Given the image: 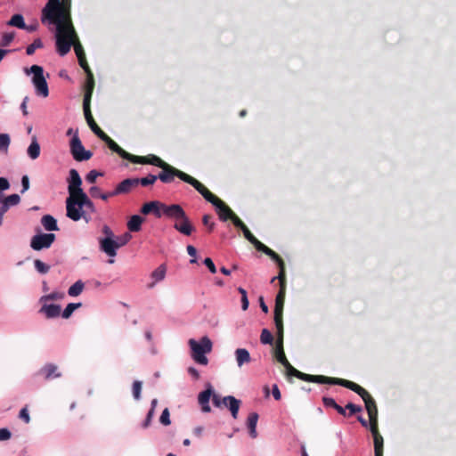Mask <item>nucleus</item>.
I'll return each mask as SVG.
<instances>
[{
  "label": "nucleus",
  "instance_id": "26",
  "mask_svg": "<svg viewBox=\"0 0 456 456\" xmlns=\"http://www.w3.org/2000/svg\"><path fill=\"white\" fill-rule=\"evenodd\" d=\"M137 187L136 182L134 178H127L123 180L121 183H119L115 190L113 191L112 194H125L131 191L132 189Z\"/></svg>",
  "mask_w": 456,
  "mask_h": 456
},
{
  "label": "nucleus",
  "instance_id": "10",
  "mask_svg": "<svg viewBox=\"0 0 456 456\" xmlns=\"http://www.w3.org/2000/svg\"><path fill=\"white\" fill-rule=\"evenodd\" d=\"M24 71L27 75L33 74L32 83L36 88V94L47 97L49 95V89L44 76V69L39 65H32L29 69L26 68Z\"/></svg>",
  "mask_w": 456,
  "mask_h": 456
},
{
  "label": "nucleus",
  "instance_id": "12",
  "mask_svg": "<svg viewBox=\"0 0 456 456\" xmlns=\"http://www.w3.org/2000/svg\"><path fill=\"white\" fill-rule=\"evenodd\" d=\"M69 147L70 152L77 161L88 160L93 156V153L90 151L85 150V147L83 146L77 133H76L70 140Z\"/></svg>",
  "mask_w": 456,
  "mask_h": 456
},
{
  "label": "nucleus",
  "instance_id": "52",
  "mask_svg": "<svg viewBox=\"0 0 456 456\" xmlns=\"http://www.w3.org/2000/svg\"><path fill=\"white\" fill-rule=\"evenodd\" d=\"M103 174L101 172H98L96 170H91L86 177V180L90 183H94L96 182L97 177L102 176Z\"/></svg>",
  "mask_w": 456,
  "mask_h": 456
},
{
  "label": "nucleus",
  "instance_id": "51",
  "mask_svg": "<svg viewBox=\"0 0 456 456\" xmlns=\"http://www.w3.org/2000/svg\"><path fill=\"white\" fill-rule=\"evenodd\" d=\"M369 419H370V432L371 433L379 432V428H378V414H376V415L370 414L369 415Z\"/></svg>",
  "mask_w": 456,
  "mask_h": 456
},
{
  "label": "nucleus",
  "instance_id": "62",
  "mask_svg": "<svg viewBox=\"0 0 456 456\" xmlns=\"http://www.w3.org/2000/svg\"><path fill=\"white\" fill-rule=\"evenodd\" d=\"M21 185H22L21 193H24L26 191H28L29 189V178L28 175L22 176Z\"/></svg>",
  "mask_w": 456,
  "mask_h": 456
},
{
  "label": "nucleus",
  "instance_id": "47",
  "mask_svg": "<svg viewBox=\"0 0 456 456\" xmlns=\"http://www.w3.org/2000/svg\"><path fill=\"white\" fill-rule=\"evenodd\" d=\"M81 198H82V203L86 204V206H85L86 209L85 210H86V211L89 210L91 213H94L96 211L94 204L89 199L87 194L85 192L84 193V197H81Z\"/></svg>",
  "mask_w": 456,
  "mask_h": 456
},
{
  "label": "nucleus",
  "instance_id": "2",
  "mask_svg": "<svg viewBox=\"0 0 456 456\" xmlns=\"http://www.w3.org/2000/svg\"><path fill=\"white\" fill-rule=\"evenodd\" d=\"M56 37V47L57 51L60 53V55L64 56L66 55L69 51L71 46H74L75 53L77 54V60L81 58L86 57L85 51L83 49L82 45L79 42L78 37L77 35V32L75 31V35L70 34H65L62 33L61 36L59 35L58 30H56L55 34Z\"/></svg>",
  "mask_w": 456,
  "mask_h": 456
},
{
  "label": "nucleus",
  "instance_id": "53",
  "mask_svg": "<svg viewBox=\"0 0 456 456\" xmlns=\"http://www.w3.org/2000/svg\"><path fill=\"white\" fill-rule=\"evenodd\" d=\"M132 236L130 233L126 232L123 236L117 238L115 241H118V248L125 246L130 240Z\"/></svg>",
  "mask_w": 456,
  "mask_h": 456
},
{
  "label": "nucleus",
  "instance_id": "43",
  "mask_svg": "<svg viewBox=\"0 0 456 456\" xmlns=\"http://www.w3.org/2000/svg\"><path fill=\"white\" fill-rule=\"evenodd\" d=\"M11 138L8 134H0V151L7 152Z\"/></svg>",
  "mask_w": 456,
  "mask_h": 456
},
{
  "label": "nucleus",
  "instance_id": "9",
  "mask_svg": "<svg viewBox=\"0 0 456 456\" xmlns=\"http://www.w3.org/2000/svg\"><path fill=\"white\" fill-rule=\"evenodd\" d=\"M280 289L275 297L274 323L277 333L283 332V307L286 296V279L279 280Z\"/></svg>",
  "mask_w": 456,
  "mask_h": 456
},
{
  "label": "nucleus",
  "instance_id": "4",
  "mask_svg": "<svg viewBox=\"0 0 456 456\" xmlns=\"http://www.w3.org/2000/svg\"><path fill=\"white\" fill-rule=\"evenodd\" d=\"M162 183H170L174 181L175 177H178L182 181L191 184L198 191L201 186V183L191 176L190 175L175 168V167L166 163L161 167V172L157 175Z\"/></svg>",
  "mask_w": 456,
  "mask_h": 456
},
{
  "label": "nucleus",
  "instance_id": "8",
  "mask_svg": "<svg viewBox=\"0 0 456 456\" xmlns=\"http://www.w3.org/2000/svg\"><path fill=\"white\" fill-rule=\"evenodd\" d=\"M289 375L288 377H296L306 382H314L318 384H329L343 386L345 379L340 378L326 377L322 375H311L299 371L296 368L289 369Z\"/></svg>",
  "mask_w": 456,
  "mask_h": 456
},
{
  "label": "nucleus",
  "instance_id": "34",
  "mask_svg": "<svg viewBox=\"0 0 456 456\" xmlns=\"http://www.w3.org/2000/svg\"><path fill=\"white\" fill-rule=\"evenodd\" d=\"M28 155L32 159H37L39 157V155H40V145L37 142L36 137H34L32 139V142H31L30 145L28 148Z\"/></svg>",
  "mask_w": 456,
  "mask_h": 456
},
{
  "label": "nucleus",
  "instance_id": "58",
  "mask_svg": "<svg viewBox=\"0 0 456 456\" xmlns=\"http://www.w3.org/2000/svg\"><path fill=\"white\" fill-rule=\"evenodd\" d=\"M20 419H21L25 423H29L30 417L28 411L27 407H24L20 410L19 414Z\"/></svg>",
  "mask_w": 456,
  "mask_h": 456
},
{
  "label": "nucleus",
  "instance_id": "54",
  "mask_svg": "<svg viewBox=\"0 0 456 456\" xmlns=\"http://www.w3.org/2000/svg\"><path fill=\"white\" fill-rule=\"evenodd\" d=\"M346 409L349 410V416L362 411V407L355 405L353 403H348L346 405Z\"/></svg>",
  "mask_w": 456,
  "mask_h": 456
},
{
  "label": "nucleus",
  "instance_id": "57",
  "mask_svg": "<svg viewBox=\"0 0 456 456\" xmlns=\"http://www.w3.org/2000/svg\"><path fill=\"white\" fill-rule=\"evenodd\" d=\"M78 63H79L80 67L85 70L86 75L93 73L87 61H86V57H84V58L80 57V59L78 60Z\"/></svg>",
  "mask_w": 456,
  "mask_h": 456
},
{
  "label": "nucleus",
  "instance_id": "3",
  "mask_svg": "<svg viewBox=\"0 0 456 456\" xmlns=\"http://www.w3.org/2000/svg\"><path fill=\"white\" fill-rule=\"evenodd\" d=\"M167 217L175 220L174 228L183 235L190 236L194 231L183 208L178 204H171L167 211Z\"/></svg>",
  "mask_w": 456,
  "mask_h": 456
},
{
  "label": "nucleus",
  "instance_id": "18",
  "mask_svg": "<svg viewBox=\"0 0 456 456\" xmlns=\"http://www.w3.org/2000/svg\"><path fill=\"white\" fill-rule=\"evenodd\" d=\"M135 164H150L161 168L167 162L161 159L159 157L150 154L148 156H136L133 155L131 161Z\"/></svg>",
  "mask_w": 456,
  "mask_h": 456
},
{
  "label": "nucleus",
  "instance_id": "60",
  "mask_svg": "<svg viewBox=\"0 0 456 456\" xmlns=\"http://www.w3.org/2000/svg\"><path fill=\"white\" fill-rule=\"evenodd\" d=\"M12 433L7 428H0V441H6L10 439Z\"/></svg>",
  "mask_w": 456,
  "mask_h": 456
},
{
  "label": "nucleus",
  "instance_id": "50",
  "mask_svg": "<svg viewBox=\"0 0 456 456\" xmlns=\"http://www.w3.org/2000/svg\"><path fill=\"white\" fill-rule=\"evenodd\" d=\"M142 385V382L138 380H135L133 383V395L135 400H139L141 398Z\"/></svg>",
  "mask_w": 456,
  "mask_h": 456
},
{
  "label": "nucleus",
  "instance_id": "36",
  "mask_svg": "<svg viewBox=\"0 0 456 456\" xmlns=\"http://www.w3.org/2000/svg\"><path fill=\"white\" fill-rule=\"evenodd\" d=\"M243 232V234L245 236V238L251 243L254 245V247L256 248V249L257 250L263 243L261 241H259L252 233L251 232L248 230V228L246 226L244 229L241 230Z\"/></svg>",
  "mask_w": 456,
  "mask_h": 456
},
{
  "label": "nucleus",
  "instance_id": "16",
  "mask_svg": "<svg viewBox=\"0 0 456 456\" xmlns=\"http://www.w3.org/2000/svg\"><path fill=\"white\" fill-rule=\"evenodd\" d=\"M82 179L76 169L69 170L68 191L69 196L85 193L81 188Z\"/></svg>",
  "mask_w": 456,
  "mask_h": 456
},
{
  "label": "nucleus",
  "instance_id": "30",
  "mask_svg": "<svg viewBox=\"0 0 456 456\" xmlns=\"http://www.w3.org/2000/svg\"><path fill=\"white\" fill-rule=\"evenodd\" d=\"M41 224L46 231H59L56 219L51 215H45L41 218Z\"/></svg>",
  "mask_w": 456,
  "mask_h": 456
},
{
  "label": "nucleus",
  "instance_id": "38",
  "mask_svg": "<svg viewBox=\"0 0 456 456\" xmlns=\"http://www.w3.org/2000/svg\"><path fill=\"white\" fill-rule=\"evenodd\" d=\"M135 179V182H136V185L138 186L139 184L142 185V186H149V185H152L155 183V182L157 181L158 177L157 175H147L146 177H142V178H134Z\"/></svg>",
  "mask_w": 456,
  "mask_h": 456
},
{
  "label": "nucleus",
  "instance_id": "23",
  "mask_svg": "<svg viewBox=\"0 0 456 456\" xmlns=\"http://www.w3.org/2000/svg\"><path fill=\"white\" fill-rule=\"evenodd\" d=\"M39 375L43 376L45 380H51L61 377L58 366L53 363H47L40 369Z\"/></svg>",
  "mask_w": 456,
  "mask_h": 456
},
{
  "label": "nucleus",
  "instance_id": "19",
  "mask_svg": "<svg viewBox=\"0 0 456 456\" xmlns=\"http://www.w3.org/2000/svg\"><path fill=\"white\" fill-rule=\"evenodd\" d=\"M94 85L95 83L94 74L90 73L86 75V79L84 85L83 108L91 107V100L94 89Z\"/></svg>",
  "mask_w": 456,
  "mask_h": 456
},
{
  "label": "nucleus",
  "instance_id": "22",
  "mask_svg": "<svg viewBox=\"0 0 456 456\" xmlns=\"http://www.w3.org/2000/svg\"><path fill=\"white\" fill-rule=\"evenodd\" d=\"M43 305L39 309V313L43 314L46 319L57 318L61 315V305L55 304H47L42 302Z\"/></svg>",
  "mask_w": 456,
  "mask_h": 456
},
{
  "label": "nucleus",
  "instance_id": "41",
  "mask_svg": "<svg viewBox=\"0 0 456 456\" xmlns=\"http://www.w3.org/2000/svg\"><path fill=\"white\" fill-rule=\"evenodd\" d=\"M35 269L41 274H45L50 271V265L44 263L40 259H36L34 261Z\"/></svg>",
  "mask_w": 456,
  "mask_h": 456
},
{
  "label": "nucleus",
  "instance_id": "59",
  "mask_svg": "<svg viewBox=\"0 0 456 456\" xmlns=\"http://www.w3.org/2000/svg\"><path fill=\"white\" fill-rule=\"evenodd\" d=\"M204 264L208 268V270L211 273H216V265L211 258H209V257L205 258Z\"/></svg>",
  "mask_w": 456,
  "mask_h": 456
},
{
  "label": "nucleus",
  "instance_id": "35",
  "mask_svg": "<svg viewBox=\"0 0 456 456\" xmlns=\"http://www.w3.org/2000/svg\"><path fill=\"white\" fill-rule=\"evenodd\" d=\"M7 25L16 27L20 29L27 28V25L24 22V18L21 14L12 15V18L7 21Z\"/></svg>",
  "mask_w": 456,
  "mask_h": 456
},
{
  "label": "nucleus",
  "instance_id": "28",
  "mask_svg": "<svg viewBox=\"0 0 456 456\" xmlns=\"http://www.w3.org/2000/svg\"><path fill=\"white\" fill-rule=\"evenodd\" d=\"M258 420V414L256 412H251L247 419V427L249 432V436L252 438H256L257 436L256 432V424Z\"/></svg>",
  "mask_w": 456,
  "mask_h": 456
},
{
  "label": "nucleus",
  "instance_id": "14",
  "mask_svg": "<svg viewBox=\"0 0 456 456\" xmlns=\"http://www.w3.org/2000/svg\"><path fill=\"white\" fill-rule=\"evenodd\" d=\"M56 239L53 233H40L32 237L30 247L37 251L49 248Z\"/></svg>",
  "mask_w": 456,
  "mask_h": 456
},
{
  "label": "nucleus",
  "instance_id": "27",
  "mask_svg": "<svg viewBox=\"0 0 456 456\" xmlns=\"http://www.w3.org/2000/svg\"><path fill=\"white\" fill-rule=\"evenodd\" d=\"M212 395L211 388L206 389L200 393L198 396V402L201 406V411L203 412H210L211 408L209 406V399Z\"/></svg>",
  "mask_w": 456,
  "mask_h": 456
},
{
  "label": "nucleus",
  "instance_id": "49",
  "mask_svg": "<svg viewBox=\"0 0 456 456\" xmlns=\"http://www.w3.org/2000/svg\"><path fill=\"white\" fill-rule=\"evenodd\" d=\"M159 421L164 426H168L171 423L170 420V412L167 408H165L160 415Z\"/></svg>",
  "mask_w": 456,
  "mask_h": 456
},
{
  "label": "nucleus",
  "instance_id": "46",
  "mask_svg": "<svg viewBox=\"0 0 456 456\" xmlns=\"http://www.w3.org/2000/svg\"><path fill=\"white\" fill-rule=\"evenodd\" d=\"M15 34L13 32L11 33H4L0 41V45L2 47L8 46L12 40L14 39Z\"/></svg>",
  "mask_w": 456,
  "mask_h": 456
},
{
  "label": "nucleus",
  "instance_id": "61",
  "mask_svg": "<svg viewBox=\"0 0 456 456\" xmlns=\"http://www.w3.org/2000/svg\"><path fill=\"white\" fill-rule=\"evenodd\" d=\"M186 249H187L188 254H189L191 256H192V257H193L192 259H191V261H190V262H191V264L196 263V258H195V256H196V255H197V249H196L193 246H191V245H188Z\"/></svg>",
  "mask_w": 456,
  "mask_h": 456
},
{
  "label": "nucleus",
  "instance_id": "1",
  "mask_svg": "<svg viewBox=\"0 0 456 456\" xmlns=\"http://www.w3.org/2000/svg\"><path fill=\"white\" fill-rule=\"evenodd\" d=\"M71 0H48L42 10L41 21L56 26L59 35H75V28L70 14Z\"/></svg>",
  "mask_w": 456,
  "mask_h": 456
},
{
  "label": "nucleus",
  "instance_id": "21",
  "mask_svg": "<svg viewBox=\"0 0 456 456\" xmlns=\"http://www.w3.org/2000/svg\"><path fill=\"white\" fill-rule=\"evenodd\" d=\"M100 248L102 251L106 253L109 256L114 257L117 255V249L118 248V241L111 238H102L99 240Z\"/></svg>",
  "mask_w": 456,
  "mask_h": 456
},
{
  "label": "nucleus",
  "instance_id": "7",
  "mask_svg": "<svg viewBox=\"0 0 456 456\" xmlns=\"http://www.w3.org/2000/svg\"><path fill=\"white\" fill-rule=\"evenodd\" d=\"M189 346L191 350V357L192 359L202 365H207L208 362V358L205 354L211 352L212 350V342L208 337H203L200 339V342H197L195 339L191 338L189 340Z\"/></svg>",
  "mask_w": 456,
  "mask_h": 456
},
{
  "label": "nucleus",
  "instance_id": "11",
  "mask_svg": "<svg viewBox=\"0 0 456 456\" xmlns=\"http://www.w3.org/2000/svg\"><path fill=\"white\" fill-rule=\"evenodd\" d=\"M342 387H346V388L355 392L362 397V399L363 400V402L365 403V408L368 412V415L378 414V408H377L376 402L366 389L362 387L360 385H358L353 381L347 380V379H345V382Z\"/></svg>",
  "mask_w": 456,
  "mask_h": 456
},
{
  "label": "nucleus",
  "instance_id": "63",
  "mask_svg": "<svg viewBox=\"0 0 456 456\" xmlns=\"http://www.w3.org/2000/svg\"><path fill=\"white\" fill-rule=\"evenodd\" d=\"M322 403L324 404V406L326 407H331L334 409V406L336 405V401L333 399V398H330V397H322Z\"/></svg>",
  "mask_w": 456,
  "mask_h": 456
},
{
  "label": "nucleus",
  "instance_id": "37",
  "mask_svg": "<svg viewBox=\"0 0 456 456\" xmlns=\"http://www.w3.org/2000/svg\"><path fill=\"white\" fill-rule=\"evenodd\" d=\"M84 289V283L82 281H76L72 286L69 287L68 294L70 297H77L81 294Z\"/></svg>",
  "mask_w": 456,
  "mask_h": 456
},
{
  "label": "nucleus",
  "instance_id": "24",
  "mask_svg": "<svg viewBox=\"0 0 456 456\" xmlns=\"http://www.w3.org/2000/svg\"><path fill=\"white\" fill-rule=\"evenodd\" d=\"M222 405L227 407L233 419L238 418V413L240 406V401L232 395H227L222 398Z\"/></svg>",
  "mask_w": 456,
  "mask_h": 456
},
{
  "label": "nucleus",
  "instance_id": "13",
  "mask_svg": "<svg viewBox=\"0 0 456 456\" xmlns=\"http://www.w3.org/2000/svg\"><path fill=\"white\" fill-rule=\"evenodd\" d=\"M168 208H171V205H166L160 201L153 200L143 204L141 208V213L143 215L152 213L157 218H160L162 216L167 217Z\"/></svg>",
  "mask_w": 456,
  "mask_h": 456
},
{
  "label": "nucleus",
  "instance_id": "56",
  "mask_svg": "<svg viewBox=\"0 0 456 456\" xmlns=\"http://www.w3.org/2000/svg\"><path fill=\"white\" fill-rule=\"evenodd\" d=\"M232 220L234 226L237 228H240V230L244 229L247 225L240 220L239 216H236V214L233 215V216L230 219Z\"/></svg>",
  "mask_w": 456,
  "mask_h": 456
},
{
  "label": "nucleus",
  "instance_id": "6",
  "mask_svg": "<svg viewBox=\"0 0 456 456\" xmlns=\"http://www.w3.org/2000/svg\"><path fill=\"white\" fill-rule=\"evenodd\" d=\"M203 198L213 204L216 209L220 220L225 222L231 219L235 214L222 200L213 194L204 184H201L198 191Z\"/></svg>",
  "mask_w": 456,
  "mask_h": 456
},
{
  "label": "nucleus",
  "instance_id": "17",
  "mask_svg": "<svg viewBox=\"0 0 456 456\" xmlns=\"http://www.w3.org/2000/svg\"><path fill=\"white\" fill-rule=\"evenodd\" d=\"M275 357L277 361L281 363L286 369V375H289V369L294 368L288 361L284 350H283V332L278 333Z\"/></svg>",
  "mask_w": 456,
  "mask_h": 456
},
{
  "label": "nucleus",
  "instance_id": "25",
  "mask_svg": "<svg viewBox=\"0 0 456 456\" xmlns=\"http://www.w3.org/2000/svg\"><path fill=\"white\" fill-rule=\"evenodd\" d=\"M84 114H85V118L86 119V122L88 124V126H90V128L92 129V131L100 138H103V136L106 134V133H104L100 127L99 126L96 124V122L94 121V118H93V115H92V112H91V107H86L84 108Z\"/></svg>",
  "mask_w": 456,
  "mask_h": 456
},
{
  "label": "nucleus",
  "instance_id": "42",
  "mask_svg": "<svg viewBox=\"0 0 456 456\" xmlns=\"http://www.w3.org/2000/svg\"><path fill=\"white\" fill-rule=\"evenodd\" d=\"M44 45L40 38H37L33 41L32 44L27 46L26 53L28 55H32L37 49L43 48Z\"/></svg>",
  "mask_w": 456,
  "mask_h": 456
},
{
  "label": "nucleus",
  "instance_id": "39",
  "mask_svg": "<svg viewBox=\"0 0 456 456\" xmlns=\"http://www.w3.org/2000/svg\"><path fill=\"white\" fill-rule=\"evenodd\" d=\"M81 306V303H69L66 308L61 313L64 319H69L73 312Z\"/></svg>",
  "mask_w": 456,
  "mask_h": 456
},
{
  "label": "nucleus",
  "instance_id": "55",
  "mask_svg": "<svg viewBox=\"0 0 456 456\" xmlns=\"http://www.w3.org/2000/svg\"><path fill=\"white\" fill-rule=\"evenodd\" d=\"M154 412L155 411H153V409H150V411H149V412H148V414L146 416V419H144V421L142 424V427L143 428H147L148 427L151 426V420H152L153 416H154Z\"/></svg>",
  "mask_w": 456,
  "mask_h": 456
},
{
  "label": "nucleus",
  "instance_id": "44",
  "mask_svg": "<svg viewBox=\"0 0 456 456\" xmlns=\"http://www.w3.org/2000/svg\"><path fill=\"white\" fill-rule=\"evenodd\" d=\"M20 198L18 194H12L7 197H5L3 200V202H4L9 208L11 206H16L20 203Z\"/></svg>",
  "mask_w": 456,
  "mask_h": 456
},
{
  "label": "nucleus",
  "instance_id": "29",
  "mask_svg": "<svg viewBox=\"0 0 456 456\" xmlns=\"http://www.w3.org/2000/svg\"><path fill=\"white\" fill-rule=\"evenodd\" d=\"M236 362L239 367L251 362L249 352L245 348H238L235 350Z\"/></svg>",
  "mask_w": 456,
  "mask_h": 456
},
{
  "label": "nucleus",
  "instance_id": "40",
  "mask_svg": "<svg viewBox=\"0 0 456 456\" xmlns=\"http://www.w3.org/2000/svg\"><path fill=\"white\" fill-rule=\"evenodd\" d=\"M63 297H64V293L54 291L48 295H45V296L41 297L40 302L47 303L48 301L60 300V299H62Z\"/></svg>",
  "mask_w": 456,
  "mask_h": 456
},
{
  "label": "nucleus",
  "instance_id": "15",
  "mask_svg": "<svg viewBox=\"0 0 456 456\" xmlns=\"http://www.w3.org/2000/svg\"><path fill=\"white\" fill-rule=\"evenodd\" d=\"M260 248L257 249L260 252L265 253L268 256H270L273 261H275L279 266L280 272L277 277H273L272 279V282H273L276 279L278 280H285L286 279V273H285V264L282 258L273 249L265 246L264 243L259 246Z\"/></svg>",
  "mask_w": 456,
  "mask_h": 456
},
{
  "label": "nucleus",
  "instance_id": "33",
  "mask_svg": "<svg viewBox=\"0 0 456 456\" xmlns=\"http://www.w3.org/2000/svg\"><path fill=\"white\" fill-rule=\"evenodd\" d=\"M374 439V452L375 456H383V437L379 434V432L377 433H371Z\"/></svg>",
  "mask_w": 456,
  "mask_h": 456
},
{
  "label": "nucleus",
  "instance_id": "45",
  "mask_svg": "<svg viewBox=\"0 0 456 456\" xmlns=\"http://www.w3.org/2000/svg\"><path fill=\"white\" fill-rule=\"evenodd\" d=\"M260 341L262 344H272L273 341V337L272 335V333L267 330V329H264L261 332V336H260Z\"/></svg>",
  "mask_w": 456,
  "mask_h": 456
},
{
  "label": "nucleus",
  "instance_id": "31",
  "mask_svg": "<svg viewBox=\"0 0 456 456\" xmlns=\"http://www.w3.org/2000/svg\"><path fill=\"white\" fill-rule=\"evenodd\" d=\"M166 266L164 265H159L157 269H155L151 273V278L154 280V281L148 285L149 288H153L155 283L158 281H162L166 276Z\"/></svg>",
  "mask_w": 456,
  "mask_h": 456
},
{
  "label": "nucleus",
  "instance_id": "20",
  "mask_svg": "<svg viewBox=\"0 0 456 456\" xmlns=\"http://www.w3.org/2000/svg\"><path fill=\"white\" fill-rule=\"evenodd\" d=\"M112 151L116 152L122 159L131 161L133 154L122 149L115 141H113L107 134L101 139Z\"/></svg>",
  "mask_w": 456,
  "mask_h": 456
},
{
  "label": "nucleus",
  "instance_id": "5",
  "mask_svg": "<svg viewBox=\"0 0 456 456\" xmlns=\"http://www.w3.org/2000/svg\"><path fill=\"white\" fill-rule=\"evenodd\" d=\"M81 197H84V193L69 196L66 199V216L75 222L84 219L86 223H89L91 216L84 209L86 204L82 203Z\"/></svg>",
  "mask_w": 456,
  "mask_h": 456
},
{
  "label": "nucleus",
  "instance_id": "48",
  "mask_svg": "<svg viewBox=\"0 0 456 456\" xmlns=\"http://www.w3.org/2000/svg\"><path fill=\"white\" fill-rule=\"evenodd\" d=\"M203 224L208 228V232H211L215 228V222L212 221V216L204 215L202 217Z\"/></svg>",
  "mask_w": 456,
  "mask_h": 456
},
{
  "label": "nucleus",
  "instance_id": "64",
  "mask_svg": "<svg viewBox=\"0 0 456 456\" xmlns=\"http://www.w3.org/2000/svg\"><path fill=\"white\" fill-rule=\"evenodd\" d=\"M10 188L8 180L4 177H0V191H6Z\"/></svg>",
  "mask_w": 456,
  "mask_h": 456
},
{
  "label": "nucleus",
  "instance_id": "32",
  "mask_svg": "<svg viewBox=\"0 0 456 456\" xmlns=\"http://www.w3.org/2000/svg\"><path fill=\"white\" fill-rule=\"evenodd\" d=\"M143 218L138 215L133 216L127 223V228L130 232H139L142 228Z\"/></svg>",
  "mask_w": 456,
  "mask_h": 456
}]
</instances>
